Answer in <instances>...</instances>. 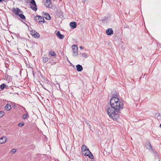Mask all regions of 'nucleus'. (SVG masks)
I'll return each mask as SVG.
<instances>
[{"label":"nucleus","instance_id":"nucleus-24","mask_svg":"<svg viewBox=\"0 0 161 161\" xmlns=\"http://www.w3.org/2000/svg\"><path fill=\"white\" fill-rule=\"evenodd\" d=\"M24 125V123L23 122H21L19 124H18V125L19 127H22Z\"/></svg>","mask_w":161,"mask_h":161},{"label":"nucleus","instance_id":"nucleus-1","mask_svg":"<svg viewBox=\"0 0 161 161\" xmlns=\"http://www.w3.org/2000/svg\"><path fill=\"white\" fill-rule=\"evenodd\" d=\"M123 108V101L116 97H113L110 100V104L106 106L105 109L109 117L118 122L120 119L119 111Z\"/></svg>","mask_w":161,"mask_h":161},{"label":"nucleus","instance_id":"nucleus-19","mask_svg":"<svg viewBox=\"0 0 161 161\" xmlns=\"http://www.w3.org/2000/svg\"><path fill=\"white\" fill-rule=\"evenodd\" d=\"M18 16H19L21 19H25V17L22 13H20Z\"/></svg>","mask_w":161,"mask_h":161},{"label":"nucleus","instance_id":"nucleus-3","mask_svg":"<svg viewBox=\"0 0 161 161\" xmlns=\"http://www.w3.org/2000/svg\"><path fill=\"white\" fill-rule=\"evenodd\" d=\"M12 11L13 13L16 15H18L20 13H22V12L19 8H13Z\"/></svg>","mask_w":161,"mask_h":161},{"label":"nucleus","instance_id":"nucleus-10","mask_svg":"<svg viewBox=\"0 0 161 161\" xmlns=\"http://www.w3.org/2000/svg\"><path fill=\"white\" fill-rule=\"evenodd\" d=\"M69 25L72 29L75 28L77 27L76 23L75 22H71Z\"/></svg>","mask_w":161,"mask_h":161},{"label":"nucleus","instance_id":"nucleus-21","mask_svg":"<svg viewBox=\"0 0 161 161\" xmlns=\"http://www.w3.org/2000/svg\"><path fill=\"white\" fill-rule=\"evenodd\" d=\"M81 56L85 58H87L88 57L87 54L85 53H82L81 54Z\"/></svg>","mask_w":161,"mask_h":161},{"label":"nucleus","instance_id":"nucleus-12","mask_svg":"<svg viewBox=\"0 0 161 161\" xmlns=\"http://www.w3.org/2000/svg\"><path fill=\"white\" fill-rule=\"evenodd\" d=\"M76 67L77 70L78 71H81L83 70V68L81 65L80 64H78L76 65Z\"/></svg>","mask_w":161,"mask_h":161},{"label":"nucleus","instance_id":"nucleus-23","mask_svg":"<svg viewBox=\"0 0 161 161\" xmlns=\"http://www.w3.org/2000/svg\"><path fill=\"white\" fill-rule=\"evenodd\" d=\"M5 86L6 85L4 84H3L0 86V88L2 89H3Z\"/></svg>","mask_w":161,"mask_h":161},{"label":"nucleus","instance_id":"nucleus-4","mask_svg":"<svg viewBox=\"0 0 161 161\" xmlns=\"http://www.w3.org/2000/svg\"><path fill=\"white\" fill-rule=\"evenodd\" d=\"M82 154L85 156H87L91 158L92 159L93 158V156L92 154L91 153V152L89 149L87 150L84 151L82 152Z\"/></svg>","mask_w":161,"mask_h":161},{"label":"nucleus","instance_id":"nucleus-13","mask_svg":"<svg viewBox=\"0 0 161 161\" xmlns=\"http://www.w3.org/2000/svg\"><path fill=\"white\" fill-rule=\"evenodd\" d=\"M57 36L60 39H63L64 38V36L61 35L59 31H58L57 34Z\"/></svg>","mask_w":161,"mask_h":161},{"label":"nucleus","instance_id":"nucleus-26","mask_svg":"<svg viewBox=\"0 0 161 161\" xmlns=\"http://www.w3.org/2000/svg\"><path fill=\"white\" fill-rule=\"evenodd\" d=\"M16 152V150L14 149H12L11 151V153H15V152Z\"/></svg>","mask_w":161,"mask_h":161},{"label":"nucleus","instance_id":"nucleus-20","mask_svg":"<svg viewBox=\"0 0 161 161\" xmlns=\"http://www.w3.org/2000/svg\"><path fill=\"white\" fill-rule=\"evenodd\" d=\"M26 112V114H24L23 115L22 118H23V119H26L27 117L29 116V115H28V114H27L28 113H27V111Z\"/></svg>","mask_w":161,"mask_h":161},{"label":"nucleus","instance_id":"nucleus-29","mask_svg":"<svg viewBox=\"0 0 161 161\" xmlns=\"http://www.w3.org/2000/svg\"><path fill=\"white\" fill-rule=\"evenodd\" d=\"M43 88L45 89H46L45 88V87H43Z\"/></svg>","mask_w":161,"mask_h":161},{"label":"nucleus","instance_id":"nucleus-2","mask_svg":"<svg viewBox=\"0 0 161 161\" xmlns=\"http://www.w3.org/2000/svg\"><path fill=\"white\" fill-rule=\"evenodd\" d=\"M35 19L36 21L42 24L45 22L44 19L43 17L40 16H36L35 17Z\"/></svg>","mask_w":161,"mask_h":161},{"label":"nucleus","instance_id":"nucleus-18","mask_svg":"<svg viewBox=\"0 0 161 161\" xmlns=\"http://www.w3.org/2000/svg\"><path fill=\"white\" fill-rule=\"evenodd\" d=\"M44 17L45 19L47 20H49L51 19V17L50 15L47 14H45Z\"/></svg>","mask_w":161,"mask_h":161},{"label":"nucleus","instance_id":"nucleus-14","mask_svg":"<svg viewBox=\"0 0 161 161\" xmlns=\"http://www.w3.org/2000/svg\"><path fill=\"white\" fill-rule=\"evenodd\" d=\"M43 61L44 62L46 63L48 60V58L46 56H44L42 58Z\"/></svg>","mask_w":161,"mask_h":161},{"label":"nucleus","instance_id":"nucleus-6","mask_svg":"<svg viewBox=\"0 0 161 161\" xmlns=\"http://www.w3.org/2000/svg\"><path fill=\"white\" fill-rule=\"evenodd\" d=\"M31 34L34 37L36 38H38L40 37V34L37 33L35 30H32L31 31Z\"/></svg>","mask_w":161,"mask_h":161},{"label":"nucleus","instance_id":"nucleus-9","mask_svg":"<svg viewBox=\"0 0 161 161\" xmlns=\"http://www.w3.org/2000/svg\"><path fill=\"white\" fill-rule=\"evenodd\" d=\"M106 33L108 35H110L113 34V31L111 28H109L106 30Z\"/></svg>","mask_w":161,"mask_h":161},{"label":"nucleus","instance_id":"nucleus-7","mask_svg":"<svg viewBox=\"0 0 161 161\" xmlns=\"http://www.w3.org/2000/svg\"><path fill=\"white\" fill-rule=\"evenodd\" d=\"M7 139L6 136H3L0 139V144H2L5 143Z\"/></svg>","mask_w":161,"mask_h":161},{"label":"nucleus","instance_id":"nucleus-31","mask_svg":"<svg viewBox=\"0 0 161 161\" xmlns=\"http://www.w3.org/2000/svg\"><path fill=\"white\" fill-rule=\"evenodd\" d=\"M160 126L161 127V124H160Z\"/></svg>","mask_w":161,"mask_h":161},{"label":"nucleus","instance_id":"nucleus-28","mask_svg":"<svg viewBox=\"0 0 161 161\" xmlns=\"http://www.w3.org/2000/svg\"><path fill=\"white\" fill-rule=\"evenodd\" d=\"M80 48L81 49H83V47L82 46H80Z\"/></svg>","mask_w":161,"mask_h":161},{"label":"nucleus","instance_id":"nucleus-5","mask_svg":"<svg viewBox=\"0 0 161 161\" xmlns=\"http://www.w3.org/2000/svg\"><path fill=\"white\" fill-rule=\"evenodd\" d=\"M72 48L73 50V55L76 56L78 54V47L76 45H74L72 46Z\"/></svg>","mask_w":161,"mask_h":161},{"label":"nucleus","instance_id":"nucleus-22","mask_svg":"<svg viewBox=\"0 0 161 161\" xmlns=\"http://www.w3.org/2000/svg\"><path fill=\"white\" fill-rule=\"evenodd\" d=\"M146 147L148 149H149L151 148V145L149 142H148V144L147 145H146Z\"/></svg>","mask_w":161,"mask_h":161},{"label":"nucleus","instance_id":"nucleus-25","mask_svg":"<svg viewBox=\"0 0 161 161\" xmlns=\"http://www.w3.org/2000/svg\"><path fill=\"white\" fill-rule=\"evenodd\" d=\"M4 114V113L3 111L0 112V118L2 117Z\"/></svg>","mask_w":161,"mask_h":161},{"label":"nucleus","instance_id":"nucleus-15","mask_svg":"<svg viewBox=\"0 0 161 161\" xmlns=\"http://www.w3.org/2000/svg\"><path fill=\"white\" fill-rule=\"evenodd\" d=\"M88 149H89L88 148H87V147L85 145H83L81 147V150L82 152H83L84 151H85Z\"/></svg>","mask_w":161,"mask_h":161},{"label":"nucleus","instance_id":"nucleus-30","mask_svg":"<svg viewBox=\"0 0 161 161\" xmlns=\"http://www.w3.org/2000/svg\"><path fill=\"white\" fill-rule=\"evenodd\" d=\"M43 88L45 89H46L45 88V87H43Z\"/></svg>","mask_w":161,"mask_h":161},{"label":"nucleus","instance_id":"nucleus-32","mask_svg":"<svg viewBox=\"0 0 161 161\" xmlns=\"http://www.w3.org/2000/svg\"><path fill=\"white\" fill-rule=\"evenodd\" d=\"M2 0H0V2H1L2 1Z\"/></svg>","mask_w":161,"mask_h":161},{"label":"nucleus","instance_id":"nucleus-8","mask_svg":"<svg viewBox=\"0 0 161 161\" xmlns=\"http://www.w3.org/2000/svg\"><path fill=\"white\" fill-rule=\"evenodd\" d=\"M45 6L47 8H50L52 7V5L51 4L50 0H47L45 4Z\"/></svg>","mask_w":161,"mask_h":161},{"label":"nucleus","instance_id":"nucleus-11","mask_svg":"<svg viewBox=\"0 0 161 161\" xmlns=\"http://www.w3.org/2000/svg\"><path fill=\"white\" fill-rule=\"evenodd\" d=\"M31 3L35 7H33L32 8V9L33 10L36 11L37 10V8H36V3H35V1H34V0H31Z\"/></svg>","mask_w":161,"mask_h":161},{"label":"nucleus","instance_id":"nucleus-16","mask_svg":"<svg viewBox=\"0 0 161 161\" xmlns=\"http://www.w3.org/2000/svg\"><path fill=\"white\" fill-rule=\"evenodd\" d=\"M11 108V106L8 104H7L5 107V110L7 111H8L10 110Z\"/></svg>","mask_w":161,"mask_h":161},{"label":"nucleus","instance_id":"nucleus-17","mask_svg":"<svg viewBox=\"0 0 161 161\" xmlns=\"http://www.w3.org/2000/svg\"><path fill=\"white\" fill-rule=\"evenodd\" d=\"M49 54L53 56H55L56 55V53L52 50H51L49 52Z\"/></svg>","mask_w":161,"mask_h":161},{"label":"nucleus","instance_id":"nucleus-27","mask_svg":"<svg viewBox=\"0 0 161 161\" xmlns=\"http://www.w3.org/2000/svg\"><path fill=\"white\" fill-rule=\"evenodd\" d=\"M107 18H105L104 19H102V21H105L106 19H107Z\"/></svg>","mask_w":161,"mask_h":161}]
</instances>
